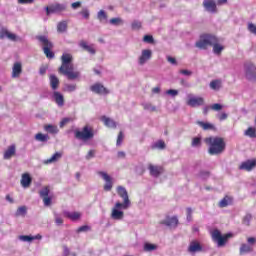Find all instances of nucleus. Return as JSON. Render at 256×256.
I'll use <instances>...</instances> for the list:
<instances>
[{"label":"nucleus","instance_id":"nucleus-1","mask_svg":"<svg viewBox=\"0 0 256 256\" xmlns=\"http://www.w3.org/2000/svg\"><path fill=\"white\" fill-rule=\"evenodd\" d=\"M209 46L213 47L215 55H221V52L225 49V46L219 44V39L211 34L201 35L199 41L195 44V47L198 49H207Z\"/></svg>","mask_w":256,"mask_h":256},{"label":"nucleus","instance_id":"nucleus-2","mask_svg":"<svg viewBox=\"0 0 256 256\" xmlns=\"http://www.w3.org/2000/svg\"><path fill=\"white\" fill-rule=\"evenodd\" d=\"M204 143L208 145L209 155H221L225 151V140L221 137L210 136L204 139Z\"/></svg>","mask_w":256,"mask_h":256},{"label":"nucleus","instance_id":"nucleus-3","mask_svg":"<svg viewBox=\"0 0 256 256\" xmlns=\"http://www.w3.org/2000/svg\"><path fill=\"white\" fill-rule=\"evenodd\" d=\"M36 39L39 41L40 45H42L44 55H46L47 59H54L53 42H51L47 36H36Z\"/></svg>","mask_w":256,"mask_h":256},{"label":"nucleus","instance_id":"nucleus-4","mask_svg":"<svg viewBox=\"0 0 256 256\" xmlns=\"http://www.w3.org/2000/svg\"><path fill=\"white\" fill-rule=\"evenodd\" d=\"M74 137L78 139V141H90V139L95 137V133H93V128L86 125L82 130L76 129L74 131Z\"/></svg>","mask_w":256,"mask_h":256},{"label":"nucleus","instance_id":"nucleus-5","mask_svg":"<svg viewBox=\"0 0 256 256\" xmlns=\"http://www.w3.org/2000/svg\"><path fill=\"white\" fill-rule=\"evenodd\" d=\"M117 193L119 197L123 199L124 202H116V207H122L124 210L127 209L128 207H131V200H129V194L127 193V189H125V187L123 186H118Z\"/></svg>","mask_w":256,"mask_h":256},{"label":"nucleus","instance_id":"nucleus-6","mask_svg":"<svg viewBox=\"0 0 256 256\" xmlns=\"http://www.w3.org/2000/svg\"><path fill=\"white\" fill-rule=\"evenodd\" d=\"M211 237H212V240L214 241V243H217L218 247H223V246H225V243H227L228 239L230 237H233V235L231 233H228V234L222 236L221 231H219V229H214L211 232Z\"/></svg>","mask_w":256,"mask_h":256},{"label":"nucleus","instance_id":"nucleus-7","mask_svg":"<svg viewBox=\"0 0 256 256\" xmlns=\"http://www.w3.org/2000/svg\"><path fill=\"white\" fill-rule=\"evenodd\" d=\"M60 73H62V75H65L68 79H77V77H79V72H75L73 70V66L71 65H62L59 68Z\"/></svg>","mask_w":256,"mask_h":256},{"label":"nucleus","instance_id":"nucleus-8","mask_svg":"<svg viewBox=\"0 0 256 256\" xmlns=\"http://www.w3.org/2000/svg\"><path fill=\"white\" fill-rule=\"evenodd\" d=\"M244 75L250 83H256V67L255 65H246L244 67Z\"/></svg>","mask_w":256,"mask_h":256},{"label":"nucleus","instance_id":"nucleus-9","mask_svg":"<svg viewBox=\"0 0 256 256\" xmlns=\"http://www.w3.org/2000/svg\"><path fill=\"white\" fill-rule=\"evenodd\" d=\"M65 9H67V5L59 3L53 4L50 7H45L47 15H51V13H62V11H65Z\"/></svg>","mask_w":256,"mask_h":256},{"label":"nucleus","instance_id":"nucleus-10","mask_svg":"<svg viewBox=\"0 0 256 256\" xmlns=\"http://www.w3.org/2000/svg\"><path fill=\"white\" fill-rule=\"evenodd\" d=\"M186 104L189 107H201V105H205V99H203V97H195L188 95V100Z\"/></svg>","mask_w":256,"mask_h":256},{"label":"nucleus","instance_id":"nucleus-11","mask_svg":"<svg viewBox=\"0 0 256 256\" xmlns=\"http://www.w3.org/2000/svg\"><path fill=\"white\" fill-rule=\"evenodd\" d=\"M50 191L51 190L49 189V186H45L39 192V195H40L41 199L43 200L45 207L51 206V197H49Z\"/></svg>","mask_w":256,"mask_h":256},{"label":"nucleus","instance_id":"nucleus-12","mask_svg":"<svg viewBox=\"0 0 256 256\" xmlns=\"http://www.w3.org/2000/svg\"><path fill=\"white\" fill-rule=\"evenodd\" d=\"M98 175L105 180L104 191H111V189H113V178H111V176L104 171L98 172Z\"/></svg>","mask_w":256,"mask_h":256},{"label":"nucleus","instance_id":"nucleus-13","mask_svg":"<svg viewBox=\"0 0 256 256\" xmlns=\"http://www.w3.org/2000/svg\"><path fill=\"white\" fill-rule=\"evenodd\" d=\"M78 47H80V49H82L83 51H87V53H89L90 55H95V53H97V50L95 49V44H89L85 40H81L78 43Z\"/></svg>","mask_w":256,"mask_h":256},{"label":"nucleus","instance_id":"nucleus-14","mask_svg":"<svg viewBox=\"0 0 256 256\" xmlns=\"http://www.w3.org/2000/svg\"><path fill=\"white\" fill-rule=\"evenodd\" d=\"M90 91L92 93H96V95H109V91L103 84L101 83H96L90 87Z\"/></svg>","mask_w":256,"mask_h":256},{"label":"nucleus","instance_id":"nucleus-15","mask_svg":"<svg viewBox=\"0 0 256 256\" xmlns=\"http://www.w3.org/2000/svg\"><path fill=\"white\" fill-rule=\"evenodd\" d=\"M203 7L208 13H217V3L215 0H204Z\"/></svg>","mask_w":256,"mask_h":256},{"label":"nucleus","instance_id":"nucleus-16","mask_svg":"<svg viewBox=\"0 0 256 256\" xmlns=\"http://www.w3.org/2000/svg\"><path fill=\"white\" fill-rule=\"evenodd\" d=\"M120 209H123V207H117V203L112 209L111 218L114 219L115 221H121V219L125 217V213Z\"/></svg>","mask_w":256,"mask_h":256},{"label":"nucleus","instance_id":"nucleus-17","mask_svg":"<svg viewBox=\"0 0 256 256\" xmlns=\"http://www.w3.org/2000/svg\"><path fill=\"white\" fill-rule=\"evenodd\" d=\"M256 167V161L255 160H247L245 162H242L239 166V169L242 171H252V169H255Z\"/></svg>","mask_w":256,"mask_h":256},{"label":"nucleus","instance_id":"nucleus-18","mask_svg":"<svg viewBox=\"0 0 256 256\" xmlns=\"http://www.w3.org/2000/svg\"><path fill=\"white\" fill-rule=\"evenodd\" d=\"M148 170L150 171V175L152 177H159L163 173V167L161 166H155L153 164H150L148 166Z\"/></svg>","mask_w":256,"mask_h":256},{"label":"nucleus","instance_id":"nucleus-19","mask_svg":"<svg viewBox=\"0 0 256 256\" xmlns=\"http://www.w3.org/2000/svg\"><path fill=\"white\" fill-rule=\"evenodd\" d=\"M201 251H203V247L201 246V244L199 242H197V241L190 242L189 247H188L189 253H199Z\"/></svg>","mask_w":256,"mask_h":256},{"label":"nucleus","instance_id":"nucleus-20","mask_svg":"<svg viewBox=\"0 0 256 256\" xmlns=\"http://www.w3.org/2000/svg\"><path fill=\"white\" fill-rule=\"evenodd\" d=\"M32 181L33 179L31 178V175H29V173L22 174L21 186L24 187V189L31 187Z\"/></svg>","mask_w":256,"mask_h":256},{"label":"nucleus","instance_id":"nucleus-21","mask_svg":"<svg viewBox=\"0 0 256 256\" xmlns=\"http://www.w3.org/2000/svg\"><path fill=\"white\" fill-rule=\"evenodd\" d=\"M53 99L55 103L58 105V107H63L65 105V98L63 97V94L60 92L55 91L53 93Z\"/></svg>","mask_w":256,"mask_h":256},{"label":"nucleus","instance_id":"nucleus-22","mask_svg":"<svg viewBox=\"0 0 256 256\" xmlns=\"http://www.w3.org/2000/svg\"><path fill=\"white\" fill-rule=\"evenodd\" d=\"M151 55H152L151 50H143L139 58V64L144 65V63H147V61L151 59Z\"/></svg>","mask_w":256,"mask_h":256},{"label":"nucleus","instance_id":"nucleus-23","mask_svg":"<svg viewBox=\"0 0 256 256\" xmlns=\"http://www.w3.org/2000/svg\"><path fill=\"white\" fill-rule=\"evenodd\" d=\"M61 157H63V154H61V152H56L51 158L44 160L43 164L51 165V163H57Z\"/></svg>","mask_w":256,"mask_h":256},{"label":"nucleus","instance_id":"nucleus-24","mask_svg":"<svg viewBox=\"0 0 256 256\" xmlns=\"http://www.w3.org/2000/svg\"><path fill=\"white\" fill-rule=\"evenodd\" d=\"M163 224L167 225V227H177V225H179V219L177 218V216L170 217L164 220Z\"/></svg>","mask_w":256,"mask_h":256},{"label":"nucleus","instance_id":"nucleus-25","mask_svg":"<svg viewBox=\"0 0 256 256\" xmlns=\"http://www.w3.org/2000/svg\"><path fill=\"white\" fill-rule=\"evenodd\" d=\"M101 121H103L104 125H106V127H109L110 129H116L117 128V123L111 118H108L106 116H102Z\"/></svg>","mask_w":256,"mask_h":256},{"label":"nucleus","instance_id":"nucleus-26","mask_svg":"<svg viewBox=\"0 0 256 256\" xmlns=\"http://www.w3.org/2000/svg\"><path fill=\"white\" fill-rule=\"evenodd\" d=\"M209 87L212 89V91H220L221 87H223V82L219 79L212 80L209 84Z\"/></svg>","mask_w":256,"mask_h":256},{"label":"nucleus","instance_id":"nucleus-27","mask_svg":"<svg viewBox=\"0 0 256 256\" xmlns=\"http://www.w3.org/2000/svg\"><path fill=\"white\" fill-rule=\"evenodd\" d=\"M63 215H64V217L71 219V221H77L78 219L81 218V213H79V212L64 211Z\"/></svg>","mask_w":256,"mask_h":256},{"label":"nucleus","instance_id":"nucleus-28","mask_svg":"<svg viewBox=\"0 0 256 256\" xmlns=\"http://www.w3.org/2000/svg\"><path fill=\"white\" fill-rule=\"evenodd\" d=\"M197 125H199V127L204 129V131H215V125L209 122L198 121Z\"/></svg>","mask_w":256,"mask_h":256},{"label":"nucleus","instance_id":"nucleus-29","mask_svg":"<svg viewBox=\"0 0 256 256\" xmlns=\"http://www.w3.org/2000/svg\"><path fill=\"white\" fill-rule=\"evenodd\" d=\"M247 253H253V246L245 243L241 244L240 255H245Z\"/></svg>","mask_w":256,"mask_h":256},{"label":"nucleus","instance_id":"nucleus-30","mask_svg":"<svg viewBox=\"0 0 256 256\" xmlns=\"http://www.w3.org/2000/svg\"><path fill=\"white\" fill-rule=\"evenodd\" d=\"M50 86L53 91H57L59 89V78L55 75H50Z\"/></svg>","mask_w":256,"mask_h":256},{"label":"nucleus","instance_id":"nucleus-31","mask_svg":"<svg viewBox=\"0 0 256 256\" xmlns=\"http://www.w3.org/2000/svg\"><path fill=\"white\" fill-rule=\"evenodd\" d=\"M16 153L15 145H11L7 148V150L4 152V159H11L13 155Z\"/></svg>","mask_w":256,"mask_h":256},{"label":"nucleus","instance_id":"nucleus-32","mask_svg":"<svg viewBox=\"0 0 256 256\" xmlns=\"http://www.w3.org/2000/svg\"><path fill=\"white\" fill-rule=\"evenodd\" d=\"M61 59H62V65H71V63H73V55L69 53L63 54Z\"/></svg>","mask_w":256,"mask_h":256},{"label":"nucleus","instance_id":"nucleus-33","mask_svg":"<svg viewBox=\"0 0 256 256\" xmlns=\"http://www.w3.org/2000/svg\"><path fill=\"white\" fill-rule=\"evenodd\" d=\"M228 205H231V197L229 196H225L219 203H218V207H220V209H223L225 207H228Z\"/></svg>","mask_w":256,"mask_h":256},{"label":"nucleus","instance_id":"nucleus-34","mask_svg":"<svg viewBox=\"0 0 256 256\" xmlns=\"http://www.w3.org/2000/svg\"><path fill=\"white\" fill-rule=\"evenodd\" d=\"M23 73V68H21V65H14L12 68V77L15 79L19 77Z\"/></svg>","mask_w":256,"mask_h":256},{"label":"nucleus","instance_id":"nucleus-35","mask_svg":"<svg viewBox=\"0 0 256 256\" xmlns=\"http://www.w3.org/2000/svg\"><path fill=\"white\" fill-rule=\"evenodd\" d=\"M36 141H39L40 143H47L49 139V135L43 134V133H37L34 137Z\"/></svg>","mask_w":256,"mask_h":256},{"label":"nucleus","instance_id":"nucleus-36","mask_svg":"<svg viewBox=\"0 0 256 256\" xmlns=\"http://www.w3.org/2000/svg\"><path fill=\"white\" fill-rule=\"evenodd\" d=\"M16 217H25L27 215V206H20L16 210Z\"/></svg>","mask_w":256,"mask_h":256},{"label":"nucleus","instance_id":"nucleus-37","mask_svg":"<svg viewBox=\"0 0 256 256\" xmlns=\"http://www.w3.org/2000/svg\"><path fill=\"white\" fill-rule=\"evenodd\" d=\"M58 33H66L67 32V21H61L57 24Z\"/></svg>","mask_w":256,"mask_h":256},{"label":"nucleus","instance_id":"nucleus-38","mask_svg":"<svg viewBox=\"0 0 256 256\" xmlns=\"http://www.w3.org/2000/svg\"><path fill=\"white\" fill-rule=\"evenodd\" d=\"M244 135L246 137H250L251 139H256V129L253 127H249L245 132Z\"/></svg>","mask_w":256,"mask_h":256},{"label":"nucleus","instance_id":"nucleus-39","mask_svg":"<svg viewBox=\"0 0 256 256\" xmlns=\"http://www.w3.org/2000/svg\"><path fill=\"white\" fill-rule=\"evenodd\" d=\"M45 131H47V133H52V134H57L59 133V129H57V126L48 124L44 126Z\"/></svg>","mask_w":256,"mask_h":256},{"label":"nucleus","instance_id":"nucleus-40","mask_svg":"<svg viewBox=\"0 0 256 256\" xmlns=\"http://www.w3.org/2000/svg\"><path fill=\"white\" fill-rule=\"evenodd\" d=\"M144 251L146 252L157 251V245L146 242L144 244Z\"/></svg>","mask_w":256,"mask_h":256},{"label":"nucleus","instance_id":"nucleus-41","mask_svg":"<svg viewBox=\"0 0 256 256\" xmlns=\"http://www.w3.org/2000/svg\"><path fill=\"white\" fill-rule=\"evenodd\" d=\"M142 107L145 111H151L152 113L157 111V107L153 106L151 103H143Z\"/></svg>","mask_w":256,"mask_h":256},{"label":"nucleus","instance_id":"nucleus-42","mask_svg":"<svg viewBox=\"0 0 256 256\" xmlns=\"http://www.w3.org/2000/svg\"><path fill=\"white\" fill-rule=\"evenodd\" d=\"M142 23L139 20H134L131 24L132 27V31H139V29H141L142 27Z\"/></svg>","mask_w":256,"mask_h":256},{"label":"nucleus","instance_id":"nucleus-43","mask_svg":"<svg viewBox=\"0 0 256 256\" xmlns=\"http://www.w3.org/2000/svg\"><path fill=\"white\" fill-rule=\"evenodd\" d=\"M251 219H253V216H251V214H246L243 218V225L249 227V225H251Z\"/></svg>","mask_w":256,"mask_h":256},{"label":"nucleus","instance_id":"nucleus-44","mask_svg":"<svg viewBox=\"0 0 256 256\" xmlns=\"http://www.w3.org/2000/svg\"><path fill=\"white\" fill-rule=\"evenodd\" d=\"M77 85L76 84H66L65 85V91L68 93H73V91H76Z\"/></svg>","mask_w":256,"mask_h":256},{"label":"nucleus","instance_id":"nucleus-45","mask_svg":"<svg viewBox=\"0 0 256 256\" xmlns=\"http://www.w3.org/2000/svg\"><path fill=\"white\" fill-rule=\"evenodd\" d=\"M18 239L20 240V241H24V242H27V243H31V241H33V236H28V235H20L19 237H18Z\"/></svg>","mask_w":256,"mask_h":256},{"label":"nucleus","instance_id":"nucleus-46","mask_svg":"<svg viewBox=\"0 0 256 256\" xmlns=\"http://www.w3.org/2000/svg\"><path fill=\"white\" fill-rule=\"evenodd\" d=\"M91 231V227L90 226H87V225H84V226H80L77 230H76V233H87Z\"/></svg>","mask_w":256,"mask_h":256},{"label":"nucleus","instance_id":"nucleus-47","mask_svg":"<svg viewBox=\"0 0 256 256\" xmlns=\"http://www.w3.org/2000/svg\"><path fill=\"white\" fill-rule=\"evenodd\" d=\"M186 213H187L186 219H187L188 223H191V221H193V209L187 208Z\"/></svg>","mask_w":256,"mask_h":256},{"label":"nucleus","instance_id":"nucleus-48","mask_svg":"<svg viewBox=\"0 0 256 256\" xmlns=\"http://www.w3.org/2000/svg\"><path fill=\"white\" fill-rule=\"evenodd\" d=\"M143 41H144V43H149L150 45L155 43V39L151 35H145L143 38Z\"/></svg>","mask_w":256,"mask_h":256},{"label":"nucleus","instance_id":"nucleus-49","mask_svg":"<svg viewBox=\"0 0 256 256\" xmlns=\"http://www.w3.org/2000/svg\"><path fill=\"white\" fill-rule=\"evenodd\" d=\"M192 147H200L201 146V138L195 137L192 139Z\"/></svg>","mask_w":256,"mask_h":256},{"label":"nucleus","instance_id":"nucleus-50","mask_svg":"<svg viewBox=\"0 0 256 256\" xmlns=\"http://www.w3.org/2000/svg\"><path fill=\"white\" fill-rule=\"evenodd\" d=\"M110 24L111 25H121V24H123V19H121V18H112V19H110Z\"/></svg>","mask_w":256,"mask_h":256},{"label":"nucleus","instance_id":"nucleus-51","mask_svg":"<svg viewBox=\"0 0 256 256\" xmlns=\"http://www.w3.org/2000/svg\"><path fill=\"white\" fill-rule=\"evenodd\" d=\"M71 121H73V118H63L60 122V128L63 129V127L68 123H71Z\"/></svg>","mask_w":256,"mask_h":256},{"label":"nucleus","instance_id":"nucleus-52","mask_svg":"<svg viewBox=\"0 0 256 256\" xmlns=\"http://www.w3.org/2000/svg\"><path fill=\"white\" fill-rule=\"evenodd\" d=\"M166 95H170V97H177V95H179V90L169 89L166 91Z\"/></svg>","mask_w":256,"mask_h":256},{"label":"nucleus","instance_id":"nucleus-53","mask_svg":"<svg viewBox=\"0 0 256 256\" xmlns=\"http://www.w3.org/2000/svg\"><path fill=\"white\" fill-rule=\"evenodd\" d=\"M210 109H212V111H221V109H223V105L215 103L210 106Z\"/></svg>","mask_w":256,"mask_h":256},{"label":"nucleus","instance_id":"nucleus-54","mask_svg":"<svg viewBox=\"0 0 256 256\" xmlns=\"http://www.w3.org/2000/svg\"><path fill=\"white\" fill-rule=\"evenodd\" d=\"M80 15H82L84 19H89V15H90L89 9L83 8L82 11L80 12Z\"/></svg>","mask_w":256,"mask_h":256},{"label":"nucleus","instance_id":"nucleus-55","mask_svg":"<svg viewBox=\"0 0 256 256\" xmlns=\"http://www.w3.org/2000/svg\"><path fill=\"white\" fill-rule=\"evenodd\" d=\"M248 31L253 35H256V26L253 23L248 24Z\"/></svg>","mask_w":256,"mask_h":256},{"label":"nucleus","instance_id":"nucleus-56","mask_svg":"<svg viewBox=\"0 0 256 256\" xmlns=\"http://www.w3.org/2000/svg\"><path fill=\"white\" fill-rule=\"evenodd\" d=\"M155 147L157 149H165V142L163 140H159L158 142H156Z\"/></svg>","mask_w":256,"mask_h":256},{"label":"nucleus","instance_id":"nucleus-57","mask_svg":"<svg viewBox=\"0 0 256 256\" xmlns=\"http://www.w3.org/2000/svg\"><path fill=\"white\" fill-rule=\"evenodd\" d=\"M8 33H9V31L7 29L2 28L0 30V39H5V37H7V35H8Z\"/></svg>","mask_w":256,"mask_h":256},{"label":"nucleus","instance_id":"nucleus-58","mask_svg":"<svg viewBox=\"0 0 256 256\" xmlns=\"http://www.w3.org/2000/svg\"><path fill=\"white\" fill-rule=\"evenodd\" d=\"M181 75H185V77H191V75H193V72H191L190 70L187 69H182L180 70Z\"/></svg>","mask_w":256,"mask_h":256},{"label":"nucleus","instance_id":"nucleus-59","mask_svg":"<svg viewBox=\"0 0 256 256\" xmlns=\"http://www.w3.org/2000/svg\"><path fill=\"white\" fill-rule=\"evenodd\" d=\"M98 19H99L100 21H102V19H107V14H106L103 10H100V11L98 12Z\"/></svg>","mask_w":256,"mask_h":256},{"label":"nucleus","instance_id":"nucleus-60","mask_svg":"<svg viewBox=\"0 0 256 256\" xmlns=\"http://www.w3.org/2000/svg\"><path fill=\"white\" fill-rule=\"evenodd\" d=\"M7 39H9L10 41H17V35H15L11 32H8Z\"/></svg>","mask_w":256,"mask_h":256},{"label":"nucleus","instance_id":"nucleus-61","mask_svg":"<svg viewBox=\"0 0 256 256\" xmlns=\"http://www.w3.org/2000/svg\"><path fill=\"white\" fill-rule=\"evenodd\" d=\"M123 132H119L116 145H121L123 143Z\"/></svg>","mask_w":256,"mask_h":256},{"label":"nucleus","instance_id":"nucleus-62","mask_svg":"<svg viewBox=\"0 0 256 256\" xmlns=\"http://www.w3.org/2000/svg\"><path fill=\"white\" fill-rule=\"evenodd\" d=\"M93 157H95V150H90L86 155V159L89 161V159H93Z\"/></svg>","mask_w":256,"mask_h":256},{"label":"nucleus","instance_id":"nucleus-63","mask_svg":"<svg viewBox=\"0 0 256 256\" xmlns=\"http://www.w3.org/2000/svg\"><path fill=\"white\" fill-rule=\"evenodd\" d=\"M247 243H248V245H250L251 247H253V246L255 245V243H256L255 237H250V238H248V239H247Z\"/></svg>","mask_w":256,"mask_h":256},{"label":"nucleus","instance_id":"nucleus-64","mask_svg":"<svg viewBox=\"0 0 256 256\" xmlns=\"http://www.w3.org/2000/svg\"><path fill=\"white\" fill-rule=\"evenodd\" d=\"M69 255H71L69 248L67 246H63V256H69Z\"/></svg>","mask_w":256,"mask_h":256}]
</instances>
